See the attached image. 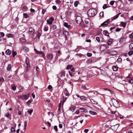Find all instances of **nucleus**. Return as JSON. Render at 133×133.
<instances>
[{"mask_svg": "<svg viewBox=\"0 0 133 133\" xmlns=\"http://www.w3.org/2000/svg\"><path fill=\"white\" fill-rule=\"evenodd\" d=\"M79 109L80 110H82V111L84 112V111H85V109L83 108H80Z\"/></svg>", "mask_w": 133, "mask_h": 133, "instance_id": "obj_55", "label": "nucleus"}, {"mask_svg": "<svg viewBox=\"0 0 133 133\" xmlns=\"http://www.w3.org/2000/svg\"><path fill=\"white\" fill-rule=\"evenodd\" d=\"M110 22L109 19H107V20L102 23L101 25L100 26H106L109 24Z\"/></svg>", "mask_w": 133, "mask_h": 133, "instance_id": "obj_6", "label": "nucleus"}, {"mask_svg": "<svg viewBox=\"0 0 133 133\" xmlns=\"http://www.w3.org/2000/svg\"><path fill=\"white\" fill-rule=\"evenodd\" d=\"M7 36L8 37H12L13 36V35L11 34H8L7 35Z\"/></svg>", "mask_w": 133, "mask_h": 133, "instance_id": "obj_39", "label": "nucleus"}, {"mask_svg": "<svg viewBox=\"0 0 133 133\" xmlns=\"http://www.w3.org/2000/svg\"><path fill=\"white\" fill-rule=\"evenodd\" d=\"M72 65H68L67 66V69H70L72 67Z\"/></svg>", "mask_w": 133, "mask_h": 133, "instance_id": "obj_33", "label": "nucleus"}, {"mask_svg": "<svg viewBox=\"0 0 133 133\" xmlns=\"http://www.w3.org/2000/svg\"><path fill=\"white\" fill-rule=\"evenodd\" d=\"M10 115V114L9 113L7 112L6 113L5 115V116L6 117H8Z\"/></svg>", "mask_w": 133, "mask_h": 133, "instance_id": "obj_49", "label": "nucleus"}, {"mask_svg": "<svg viewBox=\"0 0 133 133\" xmlns=\"http://www.w3.org/2000/svg\"><path fill=\"white\" fill-rule=\"evenodd\" d=\"M34 50L37 54H42V55L43 56H44V54L42 52L40 51H38L35 49H34Z\"/></svg>", "mask_w": 133, "mask_h": 133, "instance_id": "obj_10", "label": "nucleus"}, {"mask_svg": "<svg viewBox=\"0 0 133 133\" xmlns=\"http://www.w3.org/2000/svg\"><path fill=\"white\" fill-rule=\"evenodd\" d=\"M107 8V5L105 4H104L103 6V9H105Z\"/></svg>", "mask_w": 133, "mask_h": 133, "instance_id": "obj_40", "label": "nucleus"}, {"mask_svg": "<svg viewBox=\"0 0 133 133\" xmlns=\"http://www.w3.org/2000/svg\"><path fill=\"white\" fill-rule=\"evenodd\" d=\"M33 111V109H29L27 111V112L29 113L30 115H31Z\"/></svg>", "mask_w": 133, "mask_h": 133, "instance_id": "obj_24", "label": "nucleus"}, {"mask_svg": "<svg viewBox=\"0 0 133 133\" xmlns=\"http://www.w3.org/2000/svg\"><path fill=\"white\" fill-rule=\"evenodd\" d=\"M55 2L56 3H60L61 2L60 0H56Z\"/></svg>", "mask_w": 133, "mask_h": 133, "instance_id": "obj_52", "label": "nucleus"}, {"mask_svg": "<svg viewBox=\"0 0 133 133\" xmlns=\"http://www.w3.org/2000/svg\"><path fill=\"white\" fill-rule=\"evenodd\" d=\"M129 82L131 83H133V79H130L129 80Z\"/></svg>", "mask_w": 133, "mask_h": 133, "instance_id": "obj_45", "label": "nucleus"}, {"mask_svg": "<svg viewBox=\"0 0 133 133\" xmlns=\"http://www.w3.org/2000/svg\"><path fill=\"white\" fill-rule=\"evenodd\" d=\"M76 114H78L79 113V111L78 110H77L75 112Z\"/></svg>", "mask_w": 133, "mask_h": 133, "instance_id": "obj_64", "label": "nucleus"}, {"mask_svg": "<svg viewBox=\"0 0 133 133\" xmlns=\"http://www.w3.org/2000/svg\"><path fill=\"white\" fill-rule=\"evenodd\" d=\"M111 42L110 41H108V45H110L111 44Z\"/></svg>", "mask_w": 133, "mask_h": 133, "instance_id": "obj_61", "label": "nucleus"}, {"mask_svg": "<svg viewBox=\"0 0 133 133\" xmlns=\"http://www.w3.org/2000/svg\"><path fill=\"white\" fill-rule=\"evenodd\" d=\"M27 125V122L26 121H25L24 122V127H26Z\"/></svg>", "mask_w": 133, "mask_h": 133, "instance_id": "obj_59", "label": "nucleus"}, {"mask_svg": "<svg viewBox=\"0 0 133 133\" xmlns=\"http://www.w3.org/2000/svg\"><path fill=\"white\" fill-rule=\"evenodd\" d=\"M121 14V13H119L118 14H117V15H116V16L112 17L111 18L112 20H114L117 19L119 15H120Z\"/></svg>", "mask_w": 133, "mask_h": 133, "instance_id": "obj_12", "label": "nucleus"}, {"mask_svg": "<svg viewBox=\"0 0 133 133\" xmlns=\"http://www.w3.org/2000/svg\"><path fill=\"white\" fill-rule=\"evenodd\" d=\"M90 101L93 104H97V102L92 99H90Z\"/></svg>", "mask_w": 133, "mask_h": 133, "instance_id": "obj_17", "label": "nucleus"}, {"mask_svg": "<svg viewBox=\"0 0 133 133\" xmlns=\"http://www.w3.org/2000/svg\"><path fill=\"white\" fill-rule=\"evenodd\" d=\"M25 39L23 38H20V41L22 42H25Z\"/></svg>", "mask_w": 133, "mask_h": 133, "instance_id": "obj_37", "label": "nucleus"}, {"mask_svg": "<svg viewBox=\"0 0 133 133\" xmlns=\"http://www.w3.org/2000/svg\"><path fill=\"white\" fill-rule=\"evenodd\" d=\"M114 2H115L114 1H111L110 2V4L111 5H112L114 4Z\"/></svg>", "mask_w": 133, "mask_h": 133, "instance_id": "obj_38", "label": "nucleus"}, {"mask_svg": "<svg viewBox=\"0 0 133 133\" xmlns=\"http://www.w3.org/2000/svg\"><path fill=\"white\" fill-rule=\"evenodd\" d=\"M48 26L46 25H45L44 26V31H47L48 30Z\"/></svg>", "mask_w": 133, "mask_h": 133, "instance_id": "obj_16", "label": "nucleus"}, {"mask_svg": "<svg viewBox=\"0 0 133 133\" xmlns=\"http://www.w3.org/2000/svg\"><path fill=\"white\" fill-rule=\"evenodd\" d=\"M52 88V87L51 85H49L48 87V88L50 90Z\"/></svg>", "mask_w": 133, "mask_h": 133, "instance_id": "obj_58", "label": "nucleus"}, {"mask_svg": "<svg viewBox=\"0 0 133 133\" xmlns=\"http://www.w3.org/2000/svg\"><path fill=\"white\" fill-rule=\"evenodd\" d=\"M112 68L114 71H116L117 70L118 67L116 65L113 66Z\"/></svg>", "mask_w": 133, "mask_h": 133, "instance_id": "obj_19", "label": "nucleus"}, {"mask_svg": "<svg viewBox=\"0 0 133 133\" xmlns=\"http://www.w3.org/2000/svg\"><path fill=\"white\" fill-rule=\"evenodd\" d=\"M96 39L98 42H100V40L99 37H97L96 38Z\"/></svg>", "mask_w": 133, "mask_h": 133, "instance_id": "obj_48", "label": "nucleus"}, {"mask_svg": "<svg viewBox=\"0 0 133 133\" xmlns=\"http://www.w3.org/2000/svg\"><path fill=\"white\" fill-rule=\"evenodd\" d=\"M0 35L1 36L4 37V34L3 32H0Z\"/></svg>", "mask_w": 133, "mask_h": 133, "instance_id": "obj_51", "label": "nucleus"}, {"mask_svg": "<svg viewBox=\"0 0 133 133\" xmlns=\"http://www.w3.org/2000/svg\"><path fill=\"white\" fill-rule=\"evenodd\" d=\"M87 55L88 57H91L92 56V54L91 53H88Z\"/></svg>", "mask_w": 133, "mask_h": 133, "instance_id": "obj_57", "label": "nucleus"}, {"mask_svg": "<svg viewBox=\"0 0 133 133\" xmlns=\"http://www.w3.org/2000/svg\"><path fill=\"white\" fill-rule=\"evenodd\" d=\"M99 15L101 16L102 17H103L104 15L103 12H101Z\"/></svg>", "mask_w": 133, "mask_h": 133, "instance_id": "obj_46", "label": "nucleus"}, {"mask_svg": "<svg viewBox=\"0 0 133 133\" xmlns=\"http://www.w3.org/2000/svg\"><path fill=\"white\" fill-rule=\"evenodd\" d=\"M54 20V18L52 17L50 18L49 19L47 20V23L49 25L51 24Z\"/></svg>", "mask_w": 133, "mask_h": 133, "instance_id": "obj_5", "label": "nucleus"}, {"mask_svg": "<svg viewBox=\"0 0 133 133\" xmlns=\"http://www.w3.org/2000/svg\"><path fill=\"white\" fill-rule=\"evenodd\" d=\"M122 26L123 27H124L126 26V24L124 22H122L121 23Z\"/></svg>", "mask_w": 133, "mask_h": 133, "instance_id": "obj_32", "label": "nucleus"}, {"mask_svg": "<svg viewBox=\"0 0 133 133\" xmlns=\"http://www.w3.org/2000/svg\"><path fill=\"white\" fill-rule=\"evenodd\" d=\"M119 126H117V125H115L112 126L111 127V129L114 131L116 130V129Z\"/></svg>", "mask_w": 133, "mask_h": 133, "instance_id": "obj_11", "label": "nucleus"}, {"mask_svg": "<svg viewBox=\"0 0 133 133\" xmlns=\"http://www.w3.org/2000/svg\"><path fill=\"white\" fill-rule=\"evenodd\" d=\"M41 34L40 33H38V35L37 36V37L39 39L40 37V36H41Z\"/></svg>", "mask_w": 133, "mask_h": 133, "instance_id": "obj_53", "label": "nucleus"}, {"mask_svg": "<svg viewBox=\"0 0 133 133\" xmlns=\"http://www.w3.org/2000/svg\"><path fill=\"white\" fill-rule=\"evenodd\" d=\"M64 25L67 28H68L69 27V25H68V23L66 22L64 23Z\"/></svg>", "mask_w": 133, "mask_h": 133, "instance_id": "obj_31", "label": "nucleus"}, {"mask_svg": "<svg viewBox=\"0 0 133 133\" xmlns=\"http://www.w3.org/2000/svg\"><path fill=\"white\" fill-rule=\"evenodd\" d=\"M121 29V28H118L116 29V32H118Z\"/></svg>", "mask_w": 133, "mask_h": 133, "instance_id": "obj_56", "label": "nucleus"}, {"mask_svg": "<svg viewBox=\"0 0 133 133\" xmlns=\"http://www.w3.org/2000/svg\"><path fill=\"white\" fill-rule=\"evenodd\" d=\"M11 68V65L10 64H9L7 68V69L9 71L10 70Z\"/></svg>", "mask_w": 133, "mask_h": 133, "instance_id": "obj_21", "label": "nucleus"}, {"mask_svg": "<svg viewBox=\"0 0 133 133\" xmlns=\"http://www.w3.org/2000/svg\"><path fill=\"white\" fill-rule=\"evenodd\" d=\"M52 8L53 9H54V10H56L57 9V7H56L55 6V5H54L53 6H52Z\"/></svg>", "mask_w": 133, "mask_h": 133, "instance_id": "obj_60", "label": "nucleus"}, {"mask_svg": "<svg viewBox=\"0 0 133 133\" xmlns=\"http://www.w3.org/2000/svg\"><path fill=\"white\" fill-rule=\"evenodd\" d=\"M117 61L118 62H120L122 61V59L120 58H118L117 59Z\"/></svg>", "mask_w": 133, "mask_h": 133, "instance_id": "obj_63", "label": "nucleus"}, {"mask_svg": "<svg viewBox=\"0 0 133 133\" xmlns=\"http://www.w3.org/2000/svg\"><path fill=\"white\" fill-rule=\"evenodd\" d=\"M35 32V30L34 28L32 27H30L29 29V31L28 32L29 34H33Z\"/></svg>", "mask_w": 133, "mask_h": 133, "instance_id": "obj_9", "label": "nucleus"}, {"mask_svg": "<svg viewBox=\"0 0 133 133\" xmlns=\"http://www.w3.org/2000/svg\"><path fill=\"white\" fill-rule=\"evenodd\" d=\"M128 54L130 55H131L133 54V51H130L128 53Z\"/></svg>", "mask_w": 133, "mask_h": 133, "instance_id": "obj_42", "label": "nucleus"}, {"mask_svg": "<svg viewBox=\"0 0 133 133\" xmlns=\"http://www.w3.org/2000/svg\"><path fill=\"white\" fill-rule=\"evenodd\" d=\"M79 2L78 1H75L74 3V5L76 7L77 6L78 4L79 3Z\"/></svg>", "mask_w": 133, "mask_h": 133, "instance_id": "obj_28", "label": "nucleus"}, {"mask_svg": "<svg viewBox=\"0 0 133 133\" xmlns=\"http://www.w3.org/2000/svg\"><path fill=\"white\" fill-rule=\"evenodd\" d=\"M129 49L130 50L133 49V43H131L130 44Z\"/></svg>", "mask_w": 133, "mask_h": 133, "instance_id": "obj_25", "label": "nucleus"}, {"mask_svg": "<svg viewBox=\"0 0 133 133\" xmlns=\"http://www.w3.org/2000/svg\"><path fill=\"white\" fill-rule=\"evenodd\" d=\"M26 65H27V69H29L30 68V66L29 64V62H26Z\"/></svg>", "mask_w": 133, "mask_h": 133, "instance_id": "obj_30", "label": "nucleus"}, {"mask_svg": "<svg viewBox=\"0 0 133 133\" xmlns=\"http://www.w3.org/2000/svg\"><path fill=\"white\" fill-rule=\"evenodd\" d=\"M17 52L13 50L12 51V54L13 57H14L17 55Z\"/></svg>", "mask_w": 133, "mask_h": 133, "instance_id": "obj_29", "label": "nucleus"}, {"mask_svg": "<svg viewBox=\"0 0 133 133\" xmlns=\"http://www.w3.org/2000/svg\"><path fill=\"white\" fill-rule=\"evenodd\" d=\"M23 50L25 52H26L29 51V49L26 46H24L23 48Z\"/></svg>", "mask_w": 133, "mask_h": 133, "instance_id": "obj_15", "label": "nucleus"}, {"mask_svg": "<svg viewBox=\"0 0 133 133\" xmlns=\"http://www.w3.org/2000/svg\"><path fill=\"white\" fill-rule=\"evenodd\" d=\"M36 69L37 71V74H39V71H40V69L38 68V66H36Z\"/></svg>", "mask_w": 133, "mask_h": 133, "instance_id": "obj_34", "label": "nucleus"}, {"mask_svg": "<svg viewBox=\"0 0 133 133\" xmlns=\"http://www.w3.org/2000/svg\"><path fill=\"white\" fill-rule=\"evenodd\" d=\"M89 113L93 115H96L97 114V113L95 112L92 111L91 110H90L89 111Z\"/></svg>", "mask_w": 133, "mask_h": 133, "instance_id": "obj_22", "label": "nucleus"}, {"mask_svg": "<svg viewBox=\"0 0 133 133\" xmlns=\"http://www.w3.org/2000/svg\"><path fill=\"white\" fill-rule=\"evenodd\" d=\"M129 37L130 38H133L131 41H133V32L129 35Z\"/></svg>", "mask_w": 133, "mask_h": 133, "instance_id": "obj_26", "label": "nucleus"}, {"mask_svg": "<svg viewBox=\"0 0 133 133\" xmlns=\"http://www.w3.org/2000/svg\"><path fill=\"white\" fill-rule=\"evenodd\" d=\"M46 11V10L45 9H43L42 10V14L43 15L44 14L45 12Z\"/></svg>", "mask_w": 133, "mask_h": 133, "instance_id": "obj_36", "label": "nucleus"}, {"mask_svg": "<svg viewBox=\"0 0 133 133\" xmlns=\"http://www.w3.org/2000/svg\"><path fill=\"white\" fill-rule=\"evenodd\" d=\"M32 101L31 100H29L26 102V103L28 105H29L32 102Z\"/></svg>", "mask_w": 133, "mask_h": 133, "instance_id": "obj_44", "label": "nucleus"}, {"mask_svg": "<svg viewBox=\"0 0 133 133\" xmlns=\"http://www.w3.org/2000/svg\"><path fill=\"white\" fill-rule=\"evenodd\" d=\"M12 89L14 90H15L16 89V86L15 85H13L12 87Z\"/></svg>", "mask_w": 133, "mask_h": 133, "instance_id": "obj_41", "label": "nucleus"}, {"mask_svg": "<svg viewBox=\"0 0 133 133\" xmlns=\"http://www.w3.org/2000/svg\"><path fill=\"white\" fill-rule=\"evenodd\" d=\"M82 22V18L79 16H78L76 18V22L78 24H80Z\"/></svg>", "mask_w": 133, "mask_h": 133, "instance_id": "obj_4", "label": "nucleus"}, {"mask_svg": "<svg viewBox=\"0 0 133 133\" xmlns=\"http://www.w3.org/2000/svg\"><path fill=\"white\" fill-rule=\"evenodd\" d=\"M76 107L74 106H71L69 108V110L73 112L76 109Z\"/></svg>", "mask_w": 133, "mask_h": 133, "instance_id": "obj_14", "label": "nucleus"}, {"mask_svg": "<svg viewBox=\"0 0 133 133\" xmlns=\"http://www.w3.org/2000/svg\"><path fill=\"white\" fill-rule=\"evenodd\" d=\"M4 81V79L3 77H0V82H3Z\"/></svg>", "mask_w": 133, "mask_h": 133, "instance_id": "obj_54", "label": "nucleus"}, {"mask_svg": "<svg viewBox=\"0 0 133 133\" xmlns=\"http://www.w3.org/2000/svg\"><path fill=\"white\" fill-rule=\"evenodd\" d=\"M124 38L123 37H122L120 39V41L121 42H122L123 41Z\"/></svg>", "mask_w": 133, "mask_h": 133, "instance_id": "obj_62", "label": "nucleus"}, {"mask_svg": "<svg viewBox=\"0 0 133 133\" xmlns=\"http://www.w3.org/2000/svg\"><path fill=\"white\" fill-rule=\"evenodd\" d=\"M67 97H64L63 96V102L62 103V105H63L64 103L65 102L67 98Z\"/></svg>", "mask_w": 133, "mask_h": 133, "instance_id": "obj_27", "label": "nucleus"}, {"mask_svg": "<svg viewBox=\"0 0 133 133\" xmlns=\"http://www.w3.org/2000/svg\"><path fill=\"white\" fill-rule=\"evenodd\" d=\"M60 75V79H63L64 78L65 75V72L64 71H62L59 73Z\"/></svg>", "mask_w": 133, "mask_h": 133, "instance_id": "obj_8", "label": "nucleus"}, {"mask_svg": "<svg viewBox=\"0 0 133 133\" xmlns=\"http://www.w3.org/2000/svg\"><path fill=\"white\" fill-rule=\"evenodd\" d=\"M112 101L114 106L117 108H118L119 106L120 103L117 100L115 99H112Z\"/></svg>", "mask_w": 133, "mask_h": 133, "instance_id": "obj_3", "label": "nucleus"}, {"mask_svg": "<svg viewBox=\"0 0 133 133\" xmlns=\"http://www.w3.org/2000/svg\"><path fill=\"white\" fill-rule=\"evenodd\" d=\"M88 14L89 17H92L96 14L97 12L95 9H91L88 11Z\"/></svg>", "mask_w": 133, "mask_h": 133, "instance_id": "obj_1", "label": "nucleus"}, {"mask_svg": "<svg viewBox=\"0 0 133 133\" xmlns=\"http://www.w3.org/2000/svg\"><path fill=\"white\" fill-rule=\"evenodd\" d=\"M107 53L112 56H114L116 55L117 52L116 51L114 50H112L107 52Z\"/></svg>", "mask_w": 133, "mask_h": 133, "instance_id": "obj_7", "label": "nucleus"}, {"mask_svg": "<svg viewBox=\"0 0 133 133\" xmlns=\"http://www.w3.org/2000/svg\"><path fill=\"white\" fill-rule=\"evenodd\" d=\"M47 58L48 59L51 60L53 58V56L51 54H49L47 56Z\"/></svg>", "mask_w": 133, "mask_h": 133, "instance_id": "obj_18", "label": "nucleus"}, {"mask_svg": "<svg viewBox=\"0 0 133 133\" xmlns=\"http://www.w3.org/2000/svg\"><path fill=\"white\" fill-rule=\"evenodd\" d=\"M54 128L56 132H57L58 131L57 126L55 125L54 126Z\"/></svg>", "mask_w": 133, "mask_h": 133, "instance_id": "obj_43", "label": "nucleus"}, {"mask_svg": "<svg viewBox=\"0 0 133 133\" xmlns=\"http://www.w3.org/2000/svg\"><path fill=\"white\" fill-rule=\"evenodd\" d=\"M11 53V52L9 49L7 50L6 51V53L8 55H10Z\"/></svg>", "mask_w": 133, "mask_h": 133, "instance_id": "obj_23", "label": "nucleus"}, {"mask_svg": "<svg viewBox=\"0 0 133 133\" xmlns=\"http://www.w3.org/2000/svg\"><path fill=\"white\" fill-rule=\"evenodd\" d=\"M64 94L66 96H68L69 95L68 92L66 89H65L64 90Z\"/></svg>", "mask_w": 133, "mask_h": 133, "instance_id": "obj_13", "label": "nucleus"}, {"mask_svg": "<svg viewBox=\"0 0 133 133\" xmlns=\"http://www.w3.org/2000/svg\"><path fill=\"white\" fill-rule=\"evenodd\" d=\"M103 33L104 35L107 36L109 35V33L107 30H104L103 32Z\"/></svg>", "mask_w": 133, "mask_h": 133, "instance_id": "obj_20", "label": "nucleus"}, {"mask_svg": "<svg viewBox=\"0 0 133 133\" xmlns=\"http://www.w3.org/2000/svg\"><path fill=\"white\" fill-rule=\"evenodd\" d=\"M11 131L12 132L14 131L15 132V130L14 127H12L11 129Z\"/></svg>", "mask_w": 133, "mask_h": 133, "instance_id": "obj_50", "label": "nucleus"}, {"mask_svg": "<svg viewBox=\"0 0 133 133\" xmlns=\"http://www.w3.org/2000/svg\"><path fill=\"white\" fill-rule=\"evenodd\" d=\"M57 28V27L56 25H54L52 27V29L53 30H54Z\"/></svg>", "mask_w": 133, "mask_h": 133, "instance_id": "obj_47", "label": "nucleus"}, {"mask_svg": "<svg viewBox=\"0 0 133 133\" xmlns=\"http://www.w3.org/2000/svg\"><path fill=\"white\" fill-rule=\"evenodd\" d=\"M23 16L25 18H27L28 17V15L26 13H24L23 14Z\"/></svg>", "mask_w": 133, "mask_h": 133, "instance_id": "obj_35", "label": "nucleus"}, {"mask_svg": "<svg viewBox=\"0 0 133 133\" xmlns=\"http://www.w3.org/2000/svg\"><path fill=\"white\" fill-rule=\"evenodd\" d=\"M29 95L30 94L29 93L26 95H19L18 96V98L23 100H26L29 98Z\"/></svg>", "mask_w": 133, "mask_h": 133, "instance_id": "obj_2", "label": "nucleus"}]
</instances>
